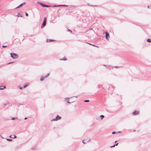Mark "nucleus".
<instances>
[{
	"label": "nucleus",
	"mask_w": 151,
	"mask_h": 151,
	"mask_svg": "<svg viewBox=\"0 0 151 151\" xmlns=\"http://www.w3.org/2000/svg\"><path fill=\"white\" fill-rule=\"evenodd\" d=\"M14 138H16V136H15V135H14Z\"/></svg>",
	"instance_id": "c756f323"
},
{
	"label": "nucleus",
	"mask_w": 151,
	"mask_h": 151,
	"mask_svg": "<svg viewBox=\"0 0 151 151\" xmlns=\"http://www.w3.org/2000/svg\"><path fill=\"white\" fill-rule=\"evenodd\" d=\"M115 146V145H114L113 146H111L110 147L111 148H112V147H114Z\"/></svg>",
	"instance_id": "412c9836"
},
{
	"label": "nucleus",
	"mask_w": 151,
	"mask_h": 151,
	"mask_svg": "<svg viewBox=\"0 0 151 151\" xmlns=\"http://www.w3.org/2000/svg\"><path fill=\"white\" fill-rule=\"evenodd\" d=\"M139 114V111H135L133 112V114L134 115L138 114Z\"/></svg>",
	"instance_id": "0eeeda50"
},
{
	"label": "nucleus",
	"mask_w": 151,
	"mask_h": 151,
	"mask_svg": "<svg viewBox=\"0 0 151 151\" xmlns=\"http://www.w3.org/2000/svg\"><path fill=\"white\" fill-rule=\"evenodd\" d=\"M27 119V117H25L24 118V119Z\"/></svg>",
	"instance_id": "7c9ffc66"
},
{
	"label": "nucleus",
	"mask_w": 151,
	"mask_h": 151,
	"mask_svg": "<svg viewBox=\"0 0 151 151\" xmlns=\"http://www.w3.org/2000/svg\"><path fill=\"white\" fill-rule=\"evenodd\" d=\"M29 84H26V85H24V86H23V88H26V87H27V86H28V85H29Z\"/></svg>",
	"instance_id": "4468645a"
},
{
	"label": "nucleus",
	"mask_w": 151,
	"mask_h": 151,
	"mask_svg": "<svg viewBox=\"0 0 151 151\" xmlns=\"http://www.w3.org/2000/svg\"><path fill=\"white\" fill-rule=\"evenodd\" d=\"M118 143H117L115 145H115V146H117L118 145Z\"/></svg>",
	"instance_id": "cd10ccee"
},
{
	"label": "nucleus",
	"mask_w": 151,
	"mask_h": 151,
	"mask_svg": "<svg viewBox=\"0 0 151 151\" xmlns=\"http://www.w3.org/2000/svg\"><path fill=\"white\" fill-rule=\"evenodd\" d=\"M105 33L106 34L105 38H106V39L107 40H108V37H109V34L107 32H106Z\"/></svg>",
	"instance_id": "39448f33"
},
{
	"label": "nucleus",
	"mask_w": 151,
	"mask_h": 151,
	"mask_svg": "<svg viewBox=\"0 0 151 151\" xmlns=\"http://www.w3.org/2000/svg\"><path fill=\"white\" fill-rule=\"evenodd\" d=\"M89 30H93L94 31V30L93 29H89Z\"/></svg>",
	"instance_id": "5701e85b"
},
{
	"label": "nucleus",
	"mask_w": 151,
	"mask_h": 151,
	"mask_svg": "<svg viewBox=\"0 0 151 151\" xmlns=\"http://www.w3.org/2000/svg\"><path fill=\"white\" fill-rule=\"evenodd\" d=\"M46 78L45 77V76H42L40 78V81H43Z\"/></svg>",
	"instance_id": "6e6552de"
},
{
	"label": "nucleus",
	"mask_w": 151,
	"mask_h": 151,
	"mask_svg": "<svg viewBox=\"0 0 151 151\" xmlns=\"http://www.w3.org/2000/svg\"><path fill=\"white\" fill-rule=\"evenodd\" d=\"M25 15L26 16H28V14L27 13H26Z\"/></svg>",
	"instance_id": "aec40b11"
},
{
	"label": "nucleus",
	"mask_w": 151,
	"mask_h": 151,
	"mask_svg": "<svg viewBox=\"0 0 151 151\" xmlns=\"http://www.w3.org/2000/svg\"><path fill=\"white\" fill-rule=\"evenodd\" d=\"M148 8H149V6H148Z\"/></svg>",
	"instance_id": "c9c22d12"
},
{
	"label": "nucleus",
	"mask_w": 151,
	"mask_h": 151,
	"mask_svg": "<svg viewBox=\"0 0 151 151\" xmlns=\"http://www.w3.org/2000/svg\"><path fill=\"white\" fill-rule=\"evenodd\" d=\"M82 142H83V143H86V142H84V140H83L82 141Z\"/></svg>",
	"instance_id": "a878e982"
},
{
	"label": "nucleus",
	"mask_w": 151,
	"mask_h": 151,
	"mask_svg": "<svg viewBox=\"0 0 151 151\" xmlns=\"http://www.w3.org/2000/svg\"><path fill=\"white\" fill-rule=\"evenodd\" d=\"M61 6H66V5H61Z\"/></svg>",
	"instance_id": "bb28decb"
},
{
	"label": "nucleus",
	"mask_w": 151,
	"mask_h": 151,
	"mask_svg": "<svg viewBox=\"0 0 151 151\" xmlns=\"http://www.w3.org/2000/svg\"><path fill=\"white\" fill-rule=\"evenodd\" d=\"M54 6V7H56V6Z\"/></svg>",
	"instance_id": "e433bc0d"
},
{
	"label": "nucleus",
	"mask_w": 151,
	"mask_h": 151,
	"mask_svg": "<svg viewBox=\"0 0 151 151\" xmlns=\"http://www.w3.org/2000/svg\"><path fill=\"white\" fill-rule=\"evenodd\" d=\"M66 60V59L65 58H64L63 59H60V60Z\"/></svg>",
	"instance_id": "f3484780"
},
{
	"label": "nucleus",
	"mask_w": 151,
	"mask_h": 151,
	"mask_svg": "<svg viewBox=\"0 0 151 151\" xmlns=\"http://www.w3.org/2000/svg\"><path fill=\"white\" fill-rule=\"evenodd\" d=\"M50 75L49 73H48L46 76H45V77L47 78Z\"/></svg>",
	"instance_id": "dca6fc26"
},
{
	"label": "nucleus",
	"mask_w": 151,
	"mask_h": 151,
	"mask_svg": "<svg viewBox=\"0 0 151 151\" xmlns=\"http://www.w3.org/2000/svg\"><path fill=\"white\" fill-rule=\"evenodd\" d=\"M9 137L10 138L11 137V135H10L9 136Z\"/></svg>",
	"instance_id": "2f4dec72"
},
{
	"label": "nucleus",
	"mask_w": 151,
	"mask_h": 151,
	"mask_svg": "<svg viewBox=\"0 0 151 151\" xmlns=\"http://www.w3.org/2000/svg\"><path fill=\"white\" fill-rule=\"evenodd\" d=\"M116 142H117V141H115V143H116Z\"/></svg>",
	"instance_id": "72a5a7b5"
},
{
	"label": "nucleus",
	"mask_w": 151,
	"mask_h": 151,
	"mask_svg": "<svg viewBox=\"0 0 151 151\" xmlns=\"http://www.w3.org/2000/svg\"><path fill=\"white\" fill-rule=\"evenodd\" d=\"M6 139L7 141H12V139Z\"/></svg>",
	"instance_id": "2eb2a0df"
},
{
	"label": "nucleus",
	"mask_w": 151,
	"mask_h": 151,
	"mask_svg": "<svg viewBox=\"0 0 151 151\" xmlns=\"http://www.w3.org/2000/svg\"><path fill=\"white\" fill-rule=\"evenodd\" d=\"M121 132H118V133H120Z\"/></svg>",
	"instance_id": "f704fd0d"
},
{
	"label": "nucleus",
	"mask_w": 151,
	"mask_h": 151,
	"mask_svg": "<svg viewBox=\"0 0 151 151\" xmlns=\"http://www.w3.org/2000/svg\"><path fill=\"white\" fill-rule=\"evenodd\" d=\"M11 57L13 59H16L18 57V55L14 53L10 54Z\"/></svg>",
	"instance_id": "f257e3e1"
},
{
	"label": "nucleus",
	"mask_w": 151,
	"mask_h": 151,
	"mask_svg": "<svg viewBox=\"0 0 151 151\" xmlns=\"http://www.w3.org/2000/svg\"><path fill=\"white\" fill-rule=\"evenodd\" d=\"M88 44H90V45H92L91 44H90V43H88Z\"/></svg>",
	"instance_id": "473e14b6"
},
{
	"label": "nucleus",
	"mask_w": 151,
	"mask_h": 151,
	"mask_svg": "<svg viewBox=\"0 0 151 151\" xmlns=\"http://www.w3.org/2000/svg\"><path fill=\"white\" fill-rule=\"evenodd\" d=\"M15 117H13V118H12V120H14L15 119Z\"/></svg>",
	"instance_id": "393cba45"
},
{
	"label": "nucleus",
	"mask_w": 151,
	"mask_h": 151,
	"mask_svg": "<svg viewBox=\"0 0 151 151\" xmlns=\"http://www.w3.org/2000/svg\"><path fill=\"white\" fill-rule=\"evenodd\" d=\"M25 4H26L25 2H24V3L21 4L19 6H17V7L15 9H17V8H19L22 7Z\"/></svg>",
	"instance_id": "20e7f679"
},
{
	"label": "nucleus",
	"mask_w": 151,
	"mask_h": 151,
	"mask_svg": "<svg viewBox=\"0 0 151 151\" xmlns=\"http://www.w3.org/2000/svg\"><path fill=\"white\" fill-rule=\"evenodd\" d=\"M116 133L115 132H112V134H115Z\"/></svg>",
	"instance_id": "4be33fe9"
},
{
	"label": "nucleus",
	"mask_w": 151,
	"mask_h": 151,
	"mask_svg": "<svg viewBox=\"0 0 151 151\" xmlns=\"http://www.w3.org/2000/svg\"><path fill=\"white\" fill-rule=\"evenodd\" d=\"M68 98H65V101H66V102H67L68 103H70V102L68 101Z\"/></svg>",
	"instance_id": "9d476101"
},
{
	"label": "nucleus",
	"mask_w": 151,
	"mask_h": 151,
	"mask_svg": "<svg viewBox=\"0 0 151 151\" xmlns=\"http://www.w3.org/2000/svg\"><path fill=\"white\" fill-rule=\"evenodd\" d=\"M68 31L70 32V33H72V31L71 30H70V29H68Z\"/></svg>",
	"instance_id": "a211bd4d"
},
{
	"label": "nucleus",
	"mask_w": 151,
	"mask_h": 151,
	"mask_svg": "<svg viewBox=\"0 0 151 151\" xmlns=\"http://www.w3.org/2000/svg\"><path fill=\"white\" fill-rule=\"evenodd\" d=\"M104 117V116L103 115H101L100 116V117L101 118V120Z\"/></svg>",
	"instance_id": "9b49d317"
},
{
	"label": "nucleus",
	"mask_w": 151,
	"mask_h": 151,
	"mask_svg": "<svg viewBox=\"0 0 151 151\" xmlns=\"http://www.w3.org/2000/svg\"><path fill=\"white\" fill-rule=\"evenodd\" d=\"M7 47L6 46H4L3 45V46H2V47Z\"/></svg>",
	"instance_id": "b1692460"
},
{
	"label": "nucleus",
	"mask_w": 151,
	"mask_h": 151,
	"mask_svg": "<svg viewBox=\"0 0 151 151\" xmlns=\"http://www.w3.org/2000/svg\"><path fill=\"white\" fill-rule=\"evenodd\" d=\"M147 41L148 42H151V39H147Z\"/></svg>",
	"instance_id": "f8f14e48"
},
{
	"label": "nucleus",
	"mask_w": 151,
	"mask_h": 151,
	"mask_svg": "<svg viewBox=\"0 0 151 151\" xmlns=\"http://www.w3.org/2000/svg\"><path fill=\"white\" fill-rule=\"evenodd\" d=\"M89 101V100H85L84 101V102H88Z\"/></svg>",
	"instance_id": "6ab92c4d"
},
{
	"label": "nucleus",
	"mask_w": 151,
	"mask_h": 151,
	"mask_svg": "<svg viewBox=\"0 0 151 151\" xmlns=\"http://www.w3.org/2000/svg\"><path fill=\"white\" fill-rule=\"evenodd\" d=\"M46 17H45L44 18V21L42 24V26H41V28H42L44 27L45 26L46 24Z\"/></svg>",
	"instance_id": "f03ea898"
},
{
	"label": "nucleus",
	"mask_w": 151,
	"mask_h": 151,
	"mask_svg": "<svg viewBox=\"0 0 151 151\" xmlns=\"http://www.w3.org/2000/svg\"><path fill=\"white\" fill-rule=\"evenodd\" d=\"M5 88V87H4V86H0V89H3L4 88Z\"/></svg>",
	"instance_id": "ddd939ff"
},
{
	"label": "nucleus",
	"mask_w": 151,
	"mask_h": 151,
	"mask_svg": "<svg viewBox=\"0 0 151 151\" xmlns=\"http://www.w3.org/2000/svg\"><path fill=\"white\" fill-rule=\"evenodd\" d=\"M40 5L41 6L43 7H50V6L44 5V4H43L41 3H40Z\"/></svg>",
	"instance_id": "423d86ee"
},
{
	"label": "nucleus",
	"mask_w": 151,
	"mask_h": 151,
	"mask_svg": "<svg viewBox=\"0 0 151 151\" xmlns=\"http://www.w3.org/2000/svg\"><path fill=\"white\" fill-rule=\"evenodd\" d=\"M19 88H20V89H22V87H20Z\"/></svg>",
	"instance_id": "c85d7f7f"
},
{
	"label": "nucleus",
	"mask_w": 151,
	"mask_h": 151,
	"mask_svg": "<svg viewBox=\"0 0 151 151\" xmlns=\"http://www.w3.org/2000/svg\"><path fill=\"white\" fill-rule=\"evenodd\" d=\"M61 119V117L60 116L58 115H57L55 118H54L52 119V121H57L58 120L60 119Z\"/></svg>",
	"instance_id": "7ed1b4c3"
},
{
	"label": "nucleus",
	"mask_w": 151,
	"mask_h": 151,
	"mask_svg": "<svg viewBox=\"0 0 151 151\" xmlns=\"http://www.w3.org/2000/svg\"><path fill=\"white\" fill-rule=\"evenodd\" d=\"M53 41H54V40H52L48 39H47V40H46V41L47 42H50Z\"/></svg>",
	"instance_id": "1a4fd4ad"
}]
</instances>
